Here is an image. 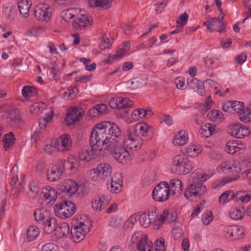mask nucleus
Instances as JSON below:
<instances>
[{"label": "nucleus", "instance_id": "34", "mask_svg": "<svg viewBox=\"0 0 251 251\" xmlns=\"http://www.w3.org/2000/svg\"><path fill=\"white\" fill-rule=\"evenodd\" d=\"M47 124V123H43L42 119L40 120L39 122V126L40 127L39 130L35 131L31 136V140L32 143H35L38 140H40L42 139Z\"/></svg>", "mask_w": 251, "mask_h": 251}, {"label": "nucleus", "instance_id": "11", "mask_svg": "<svg viewBox=\"0 0 251 251\" xmlns=\"http://www.w3.org/2000/svg\"><path fill=\"white\" fill-rule=\"evenodd\" d=\"M65 160H59L48 171V178L51 181H55L61 178L65 171Z\"/></svg>", "mask_w": 251, "mask_h": 251}, {"label": "nucleus", "instance_id": "61", "mask_svg": "<svg viewBox=\"0 0 251 251\" xmlns=\"http://www.w3.org/2000/svg\"><path fill=\"white\" fill-rule=\"evenodd\" d=\"M204 63L205 65L209 68H214L218 66V64L217 63L215 62V60L213 58L209 57H206L204 59Z\"/></svg>", "mask_w": 251, "mask_h": 251}, {"label": "nucleus", "instance_id": "37", "mask_svg": "<svg viewBox=\"0 0 251 251\" xmlns=\"http://www.w3.org/2000/svg\"><path fill=\"white\" fill-rule=\"evenodd\" d=\"M33 215L35 220L39 223H42L44 221L48 218V213L45 211L44 209L42 208H38L34 210Z\"/></svg>", "mask_w": 251, "mask_h": 251}, {"label": "nucleus", "instance_id": "35", "mask_svg": "<svg viewBox=\"0 0 251 251\" xmlns=\"http://www.w3.org/2000/svg\"><path fill=\"white\" fill-rule=\"evenodd\" d=\"M171 188L170 190L173 192V194H180L182 192V182L178 179H173L170 181Z\"/></svg>", "mask_w": 251, "mask_h": 251}, {"label": "nucleus", "instance_id": "16", "mask_svg": "<svg viewBox=\"0 0 251 251\" xmlns=\"http://www.w3.org/2000/svg\"><path fill=\"white\" fill-rule=\"evenodd\" d=\"M134 102L127 98H115L109 101V105L112 108L126 109L132 107Z\"/></svg>", "mask_w": 251, "mask_h": 251}, {"label": "nucleus", "instance_id": "59", "mask_svg": "<svg viewBox=\"0 0 251 251\" xmlns=\"http://www.w3.org/2000/svg\"><path fill=\"white\" fill-rule=\"evenodd\" d=\"M41 251H58V247L54 244L49 243L44 245Z\"/></svg>", "mask_w": 251, "mask_h": 251}, {"label": "nucleus", "instance_id": "3", "mask_svg": "<svg viewBox=\"0 0 251 251\" xmlns=\"http://www.w3.org/2000/svg\"><path fill=\"white\" fill-rule=\"evenodd\" d=\"M227 171H231V172H235V175L233 176L225 177L220 180L218 184L220 186L237 180L239 177V174L241 173V165L238 161L233 160L224 162L217 168V171L219 173L225 172Z\"/></svg>", "mask_w": 251, "mask_h": 251}, {"label": "nucleus", "instance_id": "39", "mask_svg": "<svg viewBox=\"0 0 251 251\" xmlns=\"http://www.w3.org/2000/svg\"><path fill=\"white\" fill-rule=\"evenodd\" d=\"M235 193L232 191L228 190L223 193L219 198V201L221 204H225L229 201L233 200L234 201Z\"/></svg>", "mask_w": 251, "mask_h": 251}, {"label": "nucleus", "instance_id": "58", "mask_svg": "<svg viewBox=\"0 0 251 251\" xmlns=\"http://www.w3.org/2000/svg\"><path fill=\"white\" fill-rule=\"evenodd\" d=\"M76 163L75 160L73 156L68 158L67 161H65V168H68L70 171H73L75 170V164Z\"/></svg>", "mask_w": 251, "mask_h": 251}, {"label": "nucleus", "instance_id": "63", "mask_svg": "<svg viewBox=\"0 0 251 251\" xmlns=\"http://www.w3.org/2000/svg\"><path fill=\"white\" fill-rule=\"evenodd\" d=\"M95 107L97 109V111L98 114H99L100 116L104 114L106 112L107 109L106 104L103 103L97 104L95 105Z\"/></svg>", "mask_w": 251, "mask_h": 251}, {"label": "nucleus", "instance_id": "53", "mask_svg": "<svg viewBox=\"0 0 251 251\" xmlns=\"http://www.w3.org/2000/svg\"><path fill=\"white\" fill-rule=\"evenodd\" d=\"M233 112L238 115L245 107L244 103L237 100H232Z\"/></svg>", "mask_w": 251, "mask_h": 251}, {"label": "nucleus", "instance_id": "29", "mask_svg": "<svg viewBox=\"0 0 251 251\" xmlns=\"http://www.w3.org/2000/svg\"><path fill=\"white\" fill-rule=\"evenodd\" d=\"M44 225V230L47 234H50L56 228L57 223L54 218H47L42 223Z\"/></svg>", "mask_w": 251, "mask_h": 251}, {"label": "nucleus", "instance_id": "56", "mask_svg": "<svg viewBox=\"0 0 251 251\" xmlns=\"http://www.w3.org/2000/svg\"><path fill=\"white\" fill-rule=\"evenodd\" d=\"M165 241L163 238H160L156 240L155 245V251H165Z\"/></svg>", "mask_w": 251, "mask_h": 251}, {"label": "nucleus", "instance_id": "33", "mask_svg": "<svg viewBox=\"0 0 251 251\" xmlns=\"http://www.w3.org/2000/svg\"><path fill=\"white\" fill-rule=\"evenodd\" d=\"M80 12L78 9L75 8L67 9L61 12V17L64 21L68 22L75 17Z\"/></svg>", "mask_w": 251, "mask_h": 251}, {"label": "nucleus", "instance_id": "4", "mask_svg": "<svg viewBox=\"0 0 251 251\" xmlns=\"http://www.w3.org/2000/svg\"><path fill=\"white\" fill-rule=\"evenodd\" d=\"M193 169L192 162L185 155H177L173 158L171 170L173 173L184 175L189 173Z\"/></svg>", "mask_w": 251, "mask_h": 251}, {"label": "nucleus", "instance_id": "9", "mask_svg": "<svg viewBox=\"0 0 251 251\" xmlns=\"http://www.w3.org/2000/svg\"><path fill=\"white\" fill-rule=\"evenodd\" d=\"M170 187L168 183L161 181L154 188L152 197L157 201L163 202L167 201L170 196Z\"/></svg>", "mask_w": 251, "mask_h": 251}, {"label": "nucleus", "instance_id": "20", "mask_svg": "<svg viewBox=\"0 0 251 251\" xmlns=\"http://www.w3.org/2000/svg\"><path fill=\"white\" fill-rule=\"evenodd\" d=\"M110 198L104 195H100L94 198L92 202V207L96 211H100L109 203Z\"/></svg>", "mask_w": 251, "mask_h": 251}, {"label": "nucleus", "instance_id": "6", "mask_svg": "<svg viewBox=\"0 0 251 251\" xmlns=\"http://www.w3.org/2000/svg\"><path fill=\"white\" fill-rule=\"evenodd\" d=\"M91 227V224L88 219L86 223L83 221H79L76 225H74L71 229V239L75 242H80L84 239L86 233L90 231Z\"/></svg>", "mask_w": 251, "mask_h": 251}, {"label": "nucleus", "instance_id": "43", "mask_svg": "<svg viewBox=\"0 0 251 251\" xmlns=\"http://www.w3.org/2000/svg\"><path fill=\"white\" fill-rule=\"evenodd\" d=\"M244 211L241 209L233 208L229 212V216L234 220L241 219L244 215Z\"/></svg>", "mask_w": 251, "mask_h": 251}, {"label": "nucleus", "instance_id": "1", "mask_svg": "<svg viewBox=\"0 0 251 251\" xmlns=\"http://www.w3.org/2000/svg\"><path fill=\"white\" fill-rule=\"evenodd\" d=\"M122 136V131L118 126L109 122L96 124L91 131L90 143L92 149L107 150L116 139Z\"/></svg>", "mask_w": 251, "mask_h": 251}, {"label": "nucleus", "instance_id": "27", "mask_svg": "<svg viewBox=\"0 0 251 251\" xmlns=\"http://www.w3.org/2000/svg\"><path fill=\"white\" fill-rule=\"evenodd\" d=\"M42 193L44 198L49 202H54L57 197L56 191L50 186H45Z\"/></svg>", "mask_w": 251, "mask_h": 251}, {"label": "nucleus", "instance_id": "49", "mask_svg": "<svg viewBox=\"0 0 251 251\" xmlns=\"http://www.w3.org/2000/svg\"><path fill=\"white\" fill-rule=\"evenodd\" d=\"M16 109L17 108L12 104H5L0 106V112L6 113L9 116L10 114L14 112Z\"/></svg>", "mask_w": 251, "mask_h": 251}, {"label": "nucleus", "instance_id": "32", "mask_svg": "<svg viewBox=\"0 0 251 251\" xmlns=\"http://www.w3.org/2000/svg\"><path fill=\"white\" fill-rule=\"evenodd\" d=\"M238 118L240 120L247 123L251 122V105L245 107L238 114Z\"/></svg>", "mask_w": 251, "mask_h": 251}, {"label": "nucleus", "instance_id": "23", "mask_svg": "<svg viewBox=\"0 0 251 251\" xmlns=\"http://www.w3.org/2000/svg\"><path fill=\"white\" fill-rule=\"evenodd\" d=\"M60 189L62 192L75 194L78 189L77 183L72 179H68L61 182Z\"/></svg>", "mask_w": 251, "mask_h": 251}, {"label": "nucleus", "instance_id": "2", "mask_svg": "<svg viewBox=\"0 0 251 251\" xmlns=\"http://www.w3.org/2000/svg\"><path fill=\"white\" fill-rule=\"evenodd\" d=\"M192 183L184 192V196L187 199L192 196H201L206 192V187L203 184L207 178L206 175L201 171H195L191 174Z\"/></svg>", "mask_w": 251, "mask_h": 251}, {"label": "nucleus", "instance_id": "17", "mask_svg": "<svg viewBox=\"0 0 251 251\" xmlns=\"http://www.w3.org/2000/svg\"><path fill=\"white\" fill-rule=\"evenodd\" d=\"M93 23V19L88 14H81L73 22V25L76 29H82L91 25Z\"/></svg>", "mask_w": 251, "mask_h": 251}, {"label": "nucleus", "instance_id": "31", "mask_svg": "<svg viewBox=\"0 0 251 251\" xmlns=\"http://www.w3.org/2000/svg\"><path fill=\"white\" fill-rule=\"evenodd\" d=\"M28 189L27 193L28 197L30 199L36 198L39 193V186L38 183L34 181L30 182L28 184Z\"/></svg>", "mask_w": 251, "mask_h": 251}, {"label": "nucleus", "instance_id": "44", "mask_svg": "<svg viewBox=\"0 0 251 251\" xmlns=\"http://www.w3.org/2000/svg\"><path fill=\"white\" fill-rule=\"evenodd\" d=\"M36 88L32 86H25L22 89L23 96L25 98L33 97L36 95Z\"/></svg>", "mask_w": 251, "mask_h": 251}, {"label": "nucleus", "instance_id": "51", "mask_svg": "<svg viewBox=\"0 0 251 251\" xmlns=\"http://www.w3.org/2000/svg\"><path fill=\"white\" fill-rule=\"evenodd\" d=\"M136 222V217L134 216H131L125 223L124 225L123 226L124 229L126 230H131L133 227Z\"/></svg>", "mask_w": 251, "mask_h": 251}, {"label": "nucleus", "instance_id": "13", "mask_svg": "<svg viewBox=\"0 0 251 251\" xmlns=\"http://www.w3.org/2000/svg\"><path fill=\"white\" fill-rule=\"evenodd\" d=\"M133 133L135 135L141 137L142 140L147 141L151 137L152 128L146 123H139L134 126Z\"/></svg>", "mask_w": 251, "mask_h": 251}, {"label": "nucleus", "instance_id": "26", "mask_svg": "<svg viewBox=\"0 0 251 251\" xmlns=\"http://www.w3.org/2000/svg\"><path fill=\"white\" fill-rule=\"evenodd\" d=\"M31 6V2L29 0H21L18 3L21 15L25 18L29 16V12Z\"/></svg>", "mask_w": 251, "mask_h": 251}, {"label": "nucleus", "instance_id": "25", "mask_svg": "<svg viewBox=\"0 0 251 251\" xmlns=\"http://www.w3.org/2000/svg\"><path fill=\"white\" fill-rule=\"evenodd\" d=\"M8 124L13 126H17L22 123V118L20 114V111L18 109H15L14 112L7 116Z\"/></svg>", "mask_w": 251, "mask_h": 251}, {"label": "nucleus", "instance_id": "48", "mask_svg": "<svg viewBox=\"0 0 251 251\" xmlns=\"http://www.w3.org/2000/svg\"><path fill=\"white\" fill-rule=\"evenodd\" d=\"M144 114V109H136L132 112L131 117L134 121H137L145 117V115Z\"/></svg>", "mask_w": 251, "mask_h": 251}, {"label": "nucleus", "instance_id": "42", "mask_svg": "<svg viewBox=\"0 0 251 251\" xmlns=\"http://www.w3.org/2000/svg\"><path fill=\"white\" fill-rule=\"evenodd\" d=\"M69 225L66 223H63L60 225L59 228L57 229V235L59 238L68 235L69 233Z\"/></svg>", "mask_w": 251, "mask_h": 251}, {"label": "nucleus", "instance_id": "12", "mask_svg": "<svg viewBox=\"0 0 251 251\" xmlns=\"http://www.w3.org/2000/svg\"><path fill=\"white\" fill-rule=\"evenodd\" d=\"M143 141L141 137L130 132H127L124 140H122L124 146L132 150H139L143 145Z\"/></svg>", "mask_w": 251, "mask_h": 251}, {"label": "nucleus", "instance_id": "38", "mask_svg": "<svg viewBox=\"0 0 251 251\" xmlns=\"http://www.w3.org/2000/svg\"><path fill=\"white\" fill-rule=\"evenodd\" d=\"M39 234L38 228L35 226H29L26 231V239L28 241L34 240Z\"/></svg>", "mask_w": 251, "mask_h": 251}, {"label": "nucleus", "instance_id": "14", "mask_svg": "<svg viewBox=\"0 0 251 251\" xmlns=\"http://www.w3.org/2000/svg\"><path fill=\"white\" fill-rule=\"evenodd\" d=\"M34 15L37 20L48 22L51 16L50 8L48 4L40 3L35 7Z\"/></svg>", "mask_w": 251, "mask_h": 251}, {"label": "nucleus", "instance_id": "10", "mask_svg": "<svg viewBox=\"0 0 251 251\" xmlns=\"http://www.w3.org/2000/svg\"><path fill=\"white\" fill-rule=\"evenodd\" d=\"M131 241L136 244L139 251H153V244L147 240L146 235H142L139 232H135L131 237Z\"/></svg>", "mask_w": 251, "mask_h": 251}, {"label": "nucleus", "instance_id": "60", "mask_svg": "<svg viewBox=\"0 0 251 251\" xmlns=\"http://www.w3.org/2000/svg\"><path fill=\"white\" fill-rule=\"evenodd\" d=\"M43 109V108L40 106L39 103H35L30 107V111L34 114H39L42 112Z\"/></svg>", "mask_w": 251, "mask_h": 251}, {"label": "nucleus", "instance_id": "28", "mask_svg": "<svg viewBox=\"0 0 251 251\" xmlns=\"http://www.w3.org/2000/svg\"><path fill=\"white\" fill-rule=\"evenodd\" d=\"M215 126L212 124L207 123L202 125L199 130V133L202 137L207 138L215 133Z\"/></svg>", "mask_w": 251, "mask_h": 251}, {"label": "nucleus", "instance_id": "15", "mask_svg": "<svg viewBox=\"0 0 251 251\" xmlns=\"http://www.w3.org/2000/svg\"><path fill=\"white\" fill-rule=\"evenodd\" d=\"M72 145V140L69 134H63L57 139L54 147L57 150L60 151H68Z\"/></svg>", "mask_w": 251, "mask_h": 251}, {"label": "nucleus", "instance_id": "30", "mask_svg": "<svg viewBox=\"0 0 251 251\" xmlns=\"http://www.w3.org/2000/svg\"><path fill=\"white\" fill-rule=\"evenodd\" d=\"M188 140V135L185 130H181L174 137L173 143L177 146L185 144Z\"/></svg>", "mask_w": 251, "mask_h": 251}, {"label": "nucleus", "instance_id": "41", "mask_svg": "<svg viewBox=\"0 0 251 251\" xmlns=\"http://www.w3.org/2000/svg\"><path fill=\"white\" fill-rule=\"evenodd\" d=\"M4 148L6 150L14 143V134L12 132L5 134L2 140Z\"/></svg>", "mask_w": 251, "mask_h": 251}, {"label": "nucleus", "instance_id": "18", "mask_svg": "<svg viewBox=\"0 0 251 251\" xmlns=\"http://www.w3.org/2000/svg\"><path fill=\"white\" fill-rule=\"evenodd\" d=\"M156 216V208L151 207L148 210V212H144L140 214L139 222L140 225L143 227H148L151 225V221Z\"/></svg>", "mask_w": 251, "mask_h": 251}, {"label": "nucleus", "instance_id": "62", "mask_svg": "<svg viewBox=\"0 0 251 251\" xmlns=\"http://www.w3.org/2000/svg\"><path fill=\"white\" fill-rule=\"evenodd\" d=\"M122 222L121 218L119 217L112 218L109 222V226L113 227H118Z\"/></svg>", "mask_w": 251, "mask_h": 251}, {"label": "nucleus", "instance_id": "36", "mask_svg": "<svg viewBox=\"0 0 251 251\" xmlns=\"http://www.w3.org/2000/svg\"><path fill=\"white\" fill-rule=\"evenodd\" d=\"M251 200V192H239L235 194L234 201L237 202H247Z\"/></svg>", "mask_w": 251, "mask_h": 251}, {"label": "nucleus", "instance_id": "46", "mask_svg": "<svg viewBox=\"0 0 251 251\" xmlns=\"http://www.w3.org/2000/svg\"><path fill=\"white\" fill-rule=\"evenodd\" d=\"M111 2V0H94V5L95 7L107 9L110 7Z\"/></svg>", "mask_w": 251, "mask_h": 251}, {"label": "nucleus", "instance_id": "40", "mask_svg": "<svg viewBox=\"0 0 251 251\" xmlns=\"http://www.w3.org/2000/svg\"><path fill=\"white\" fill-rule=\"evenodd\" d=\"M130 44L128 42L125 43L122 48L120 47L117 50L116 53L113 55L111 58L115 60H118L121 58L125 52L128 50L130 48Z\"/></svg>", "mask_w": 251, "mask_h": 251}, {"label": "nucleus", "instance_id": "5", "mask_svg": "<svg viewBox=\"0 0 251 251\" xmlns=\"http://www.w3.org/2000/svg\"><path fill=\"white\" fill-rule=\"evenodd\" d=\"M122 136L116 139L111 146L107 150L110 152L115 160L122 164H127L133 158V156L128 151L122 147Z\"/></svg>", "mask_w": 251, "mask_h": 251}, {"label": "nucleus", "instance_id": "64", "mask_svg": "<svg viewBox=\"0 0 251 251\" xmlns=\"http://www.w3.org/2000/svg\"><path fill=\"white\" fill-rule=\"evenodd\" d=\"M111 182L123 184V177L121 174L116 173L113 175L111 179Z\"/></svg>", "mask_w": 251, "mask_h": 251}, {"label": "nucleus", "instance_id": "52", "mask_svg": "<svg viewBox=\"0 0 251 251\" xmlns=\"http://www.w3.org/2000/svg\"><path fill=\"white\" fill-rule=\"evenodd\" d=\"M24 189V181L22 179L14 185L12 186V191L16 193V197H17Z\"/></svg>", "mask_w": 251, "mask_h": 251}, {"label": "nucleus", "instance_id": "47", "mask_svg": "<svg viewBox=\"0 0 251 251\" xmlns=\"http://www.w3.org/2000/svg\"><path fill=\"white\" fill-rule=\"evenodd\" d=\"M243 234L244 231L242 227L233 226V237H231L232 239L236 240L241 238Z\"/></svg>", "mask_w": 251, "mask_h": 251}, {"label": "nucleus", "instance_id": "55", "mask_svg": "<svg viewBox=\"0 0 251 251\" xmlns=\"http://www.w3.org/2000/svg\"><path fill=\"white\" fill-rule=\"evenodd\" d=\"M213 216L211 212L206 211L205 212L202 217V220L203 224L205 225H208L213 220Z\"/></svg>", "mask_w": 251, "mask_h": 251}, {"label": "nucleus", "instance_id": "54", "mask_svg": "<svg viewBox=\"0 0 251 251\" xmlns=\"http://www.w3.org/2000/svg\"><path fill=\"white\" fill-rule=\"evenodd\" d=\"M123 184L116 183H110V186H108V189L112 193H119L122 191Z\"/></svg>", "mask_w": 251, "mask_h": 251}, {"label": "nucleus", "instance_id": "7", "mask_svg": "<svg viewBox=\"0 0 251 251\" xmlns=\"http://www.w3.org/2000/svg\"><path fill=\"white\" fill-rule=\"evenodd\" d=\"M54 213L61 219H66L72 216L75 212V204L71 201H62L54 206Z\"/></svg>", "mask_w": 251, "mask_h": 251}, {"label": "nucleus", "instance_id": "50", "mask_svg": "<svg viewBox=\"0 0 251 251\" xmlns=\"http://www.w3.org/2000/svg\"><path fill=\"white\" fill-rule=\"evenodd\" d=\"M208 116L213 120H222L224 119L222 112L218 110L214 109L208 113Z\"/></svg>", "mask_w": 251, "mask_h": 251}, {"label": "nucleus", "instance_id": "21", "mask_svg": "<svg viewBox=\"0 0 251 251\" xmlns=\"http://www.w3.org/2000/svg\"><path fill=\"white\" fill-rule=\"evenodd\" d=\"M82 117V112L80 109L73 108L69 110L65 118V122L67 125L71 126L78 121Z\"/></svg>", "mask_w": 251, "mask_h": 251}, {"label": "nucleus", "instance_id": "8", "mask_svg": "<svg viewBox=\"0 0 251 251\" xmlns=\"http://www.w3.org/2000/svg\"><path fill=\"white\" fill-rule=\"evenodd\" d=\"M112 173L111 166L107 163L99 164L89 172V177L94 181H99L109 176Z\"/></svg>", "mask_w": 251, "mask_h": 251}, {"label": "nucleus", "instance_id": "24", "mask_svg": "<svg viewBox=\"0 0 251 251\" xmlns=\"http://www.w3.org/2000/svg\"><path fill=\"white\" fill-rule=\"evenodd\" d=\"M245 145L237 141H229L226 145V151L230 154H234L245 149Z\"/></svg>", "mask_w": 251, "mask_h": 251}, {"label": "nucleus", "instance_id": "45", "mask_svg": "<svg viewBox=\"0 0 251 251\" xmlns=\"http://www.w3.org/2000/svg\"><path fill=\"white\" fill-rule=\"evenodd\" d=\"M202 151V149L200 145H191L186 149L187 153L197 156Z\"/></svg>", "mask_w": 251, "mask_h": 251}, {"label": "nucleus", "instance_id": "57", "mask_svg": "<svg viewBox=\"0 0 251 251\" xmlns=\"http://www.w3.org/2000/svg\"><path fill=\"white\" fill-rule=\"evenodd\" d=\"M188 18L189 15L186 12H184L177 19L176 23L180 24V26L183 27L187 22Z\"/></svg>", "mask_w": 251, "mask_h": 251}, {"label": "nucleus", "instance_id": "19", "mask_svg": "<svg viewBox=\"0 0 251 251\" xmlns=\"http://www.w3.org/2000/svg\"><path fill=\"white\" fill-rule=\"evenodd\" d=\"M101 153V149H98L96 148L95 149H92L91 146V149H84L82 150L81 153L79 156V159L84 161L88 162L91 159H94L96 157L100 155Z\"/></svg>", "mask_w": 251, "mask_h": 251}, {"label": "nucleus", "instance_id": "22", "mask_svg": "<svg viewBox=\"0 0 251 251\" xmlns=\"http://www.w3.org/2000/svg\"><path fill=\"white\" fill-rule=\"evenodd\" d=\"M250 132V130L244 126L239 125H233L230 129L231 135L237 138H243L248 136Z\"/></svg>", "mask_w": 251, "mask_h": 251}]
</instances>
